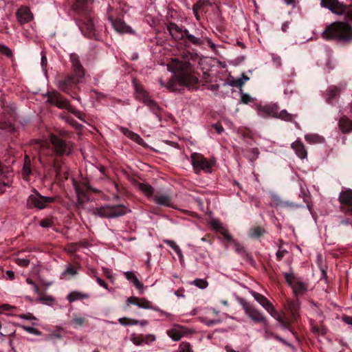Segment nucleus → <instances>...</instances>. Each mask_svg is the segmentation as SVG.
I'll list each match as a JSON object with an SVG mask.
<instances>
[{"label":"nucleus","mask_w":352,"mask_h":352,"mask_svg":"<svg viewBox=\"0 0 352 352\" xmlns=\"http://www.w3.org/2000/svg\"><path fill=\"white\" fill-rule=\"evenodd\" d=\"M322 35L327 40L349 43L352 41V27L346 22H334L325 28Z\"/></svg>","instance_id":"nucleus-1"},{"label":"nucleus","mask_w":352,"mask_h":352,"mask_svg":"<svg viewBox=\"0 0 352 352\" xmlns=\"http://www.w3.org/2000/svg\"><path fill=\"white\" fill-rule=\"evenodd\" d=\"M168 69L173 72H180L177 77L176 81L185 85H193L198 82L197 78L192 72L190 65L188 62H183L175 58L171 65H168Z\"/></svg>","instance_id":"nucleus-2"},{"label":"nucleus","mask_w":352,"mask_h":352,"mask_svg":"<svg viewBox=\"0 0 352 352\" xmlns=\"http://www.w3.org/2000/svg\"><path fill=\"white\" fill-rule=\"evenodd\" d=\"M88 211L98 217L116 218L126 214L128 210L123 205H105L99 208H89Z\"/></svg>","instance_id":"nucleus-3"},{"label":"nucleus","mask_w":352,"mask_h":352,"mask_svg":"<svg viewBox=\"0 0 352 352\" xmlns=\"http://www.w3.org/2000/svg\"><path fill=\"white\" fill-rule=\"evenodd\" d=\"M50 142L54 152L57 156L70 155L73 151L74 144L67 142L56 135H50Z\"/></svg>","instance_id":"nucleus-4"},{"label":"nucleus","mask_w":352,"mask_h":352,"mask_svg":"<svg viewBox=\"0 0 352 352\" xmlns=\"http://www.w3.org/2000/svg\"><path fill=\"white\" fill-rule=\"evenodd\" d=\"M192 166L196 174H199L201 170H204L207 173L212 172V168L214 164V162L208 160L201 154L194 153L190 156Z\"/></svg>","instance_id":"nucleus-5"},{"label":"nucleus","mask_w":352,"mask_h":352,"mask_svg":"<svg viewBox=\"0 0 352 352\" xmlns=\"http://www.w3.org/2000/svg\"><path fill=\"white\" fill-rule=\"evenodd\" d=\"M284 276L296 296L302 295L307 291V284L295 276L293 273H285Z\"/></svg>","instance_id":"nucleus-6"},{"label":"nucleus","mask_w":352,"mask_h":352,"mask_svg":"<svg viewBox=\"0 0 352 352\" xmlns=\"http://www.w3.org/2000/svg\"><path fill=\"white\" fill-rule=\"evenodd\" d=\"M185 38L192 44L200 46L204 43H207L212 50H217V45L208 37L204 36L201 33L196 32L195 35L191 34L186 30Z\"/></svg>","instance_id":"nucleus-7"},{"label":"nucleus","mask_w":352,"mask_h":352,"mask_svg":"<svg viewBox=\"0 0 352 352\" xmlns=\"http://www.w3.org/2000/svg\"><path fill=\"white\" fill-rule=\"evenodd\" d=\"M54 201V197H44L38 193L32 195L28 199V205L31 207H35L38 209H43L47 204L52 203Z\"/></svg>","instance_id":"nucleus-8"},{"label":"nucleus","mask_w":352,"mask_h":352,"mask_svg":"<svg viewBox=\"0 0 352 352\" xmlns=\"http://www.w3.org/2000/svg\"><path fill=\"white\" fill-rule=\"evenodd\" d=\"M47 102L54 104L60 109H66L68 111L72 107L69 101L57 91L48 92Z\"/></svg>","instance_id":"nucleus-9"},{"label":"nucleus","mask_w":352,"mask_h":352,"mask_svg":"<svg viewBox=\"0 0 352 352\" xmlns=\"http://www.w3.org/2000/svg\"><path fill=\"white\" fill-rule=\"evenodd\" d=\"M320 4L337 15L344 14L346 12V6L338 0H321Z\"/></svg>","instance_id":"nucleus-10"},{"label":"nucleus","mask_w":352,"mask_h":352,"mask_svg":"<svg viewBox=\"0 0 352 352\" xmlns=\"http://www.w3.org/2000/svg\"><path fill=\"white\" fill-rule=\"evenodd\" d=\"M244 309L245 314L252 320L257 322H262L265 328L268 326V322L265 317L262 314V313L259 310L251 306H245L244 307Z\"/></svg>","instance_id":"nucleus-11"},{"label":"nucleus","mask_w":352,"mask_h":352,"mask_svg":"<svg viewBox=\"0 0 352 352\" xmlns=\"http://www.w3.org/2000/svg\"><path fill=\"white\" fill-rule=\"evenodd\" d=\"M82 81V78L78 76H68L65 78L59 80L58 82V87L67 93L68 90L72 87L73 85L80 83Z\"/></svg>","instance_id":"nucleus-12"},{"label":"nucleus","mask_w":352,"mask_h":352,"mask_svg":"<svg viewBox=\"0 0 352 352\" xmlns=\"http://www.w3.org/2000/svg\"><path fill=\"white\" fill-rule=\"evenodd\" d=\"M269 314L278 322L283 329H289L290 321L283 312H278L274 307Z\"/></svg>","instance_id":"nucleus-13"},{"label":"nucleus","mask_w":352,"mask_h":352,"mask_svg":"<svg viewBox=\"0 0 352 352\" xmlns=\"http://www.w3.org/2000/svg\"><path fill=\"white\" fill-rule=\"evenodd\" d=\"M135 90L137 93V97L141 100L144 103H145L147 106H148L152 109L155 110L157 109V105L155 101H153L149 96L147 95L146 91L142 89L141 87L136 86Z\"/></svg>","instance_id":"nucleus-14"},{"label":"nucleus","mask_w":352,"mask_h":352,"mask_svg":"<svg viewBox=\"0 0 352 352\" xmlns=\"http://www.w3.org/2000/svg\"><path fill=\"white\" fill-rule=\"evenodd\" d=\"M338 199L340 204L346 206L347 210L352 213V190L341 192Z\"/></svg>","instance_id":"nucleus-15"},{"label":"nucleus","mask_w":352,"mask_h":352,"mask_svg":"<svg viewBox=\"0 0 352 352\" xmlns=\"http://www.w3.org/2000/svg\"><path fill=\"white\" fill-rule=\"evenodd\" d=\"M167 29L170 35L176 40H182L185 38L186 30H182L176 23H170L167 25Z\"/></svg>","instance_id":"nucleus-16"},{"label":"nucleus","mask_w":352,"mask_h":352,"mask_svg":"<svg viewBox=\"0 0 352 352\" xmlns=\"http://www.w3.org/2000/svg\"><path fill=\"white\" fill-rule=\"evenodd\" d=\"M73 185L77 195L76 206L78 208H82L83 204L89 200V197L78 186L77 182L74 179H73Z\"/></svg>","instance_id":"nucleus-17"},{"label":"nucleus","mask_w":352,"mask_h":352,"mask_svg":"<svg viewBox=\"0 0 352 352\" xmlns=\"http://www.w3.org/2000/svg\"><path fill=\"white\" fill-rule=\"evenodd\" d=\"M186 333V329L182 326H175L167 331V334L174 341L179 340Z\"/></svg>","instance_id":"nucleus-18"},{"label":"nucleus","mask_w":352,"mask_h":352,"mask_svg":"<svg viewBox=\"0 0 352 352\" xmlns=\"http://www.w3.org/2000/svg\"><path fill=\"white\" fill-rule=\"evenodd\" d=\"M70 60L72 63V67L74 69V75L82 78L84 77V69L82 65L80 63L78 55L75 54H72L70 55Z\"/></svg>","instance_id":"nucleus-19"},{"label":"nucleus","mask_w":352,"mask_h":352,"mask_svg":"<svg viewBox=\"0 0 352 352\" xmlns=\"http://www.w3.org/2000/svg\"><path fill=\"white\" fill-rule=\"evenodd\" d=\"M16 14L19 21L21 23H28L33 19V14L28 7H22L19 8Z\"/></svg>","instance_id":"nucleus-20"},{"label":"nucleus","mask_w":352,"mask_h":352,"mask_svg":"<svg viewBox=\"0 0 352 352\" xmlns=\"http://www.w3.org/2000/svg\"><path fill=\"white\" fill-rule=\"evenodd\" d=\"M278 109L275 105H265L258 109V113L262 117L270 116L276 118Z\"/></svg>","instance_id":"nucleus-21"},{"label":"nucleus","mask_w":352,"mask_h":352,"mask_svg":"<svg viewBox=\"0 0 352 352\" xmlns=\"http://www.w3.org/2000/svg\"><path fill=\"white\" fill-rule=\"evenodd\" d=\"M111 24L114 30L120 33H131L132 30L129 26H128L124 21L120 19L113 20L111 19Z\"/></svg>","instance_id":"nucleus-22"},{"label":"nucleus","mask_w":352,"mask_h":352,"mask_svg":"<svg viewBox=\"0 0 352 352\" xmlns=\"http://www.w3.org/2000/svg\"><path fill=\"white\" fill-rule=\"evenodd\" d=\"M254 299L263 307L268 313L274 308L272 304L262 294L255 292H251Z\"/></svg>","instance_id":"nucleus-23"},{"label":"nucleus","mask_w":352,"mask_h":352,"mask_svg":"<svg viewBox=\"0 0 352 352\" xmlns=\"http://www.w3.org/2000/svg\"><path fill=\"white\" fill-rule=\"evenodd\" d=\"M292 148L294 150L296 154L300 159H305L307 156V151L304 144L299 140H296L291 145Z\"/></svg>","instance_id":"nucleus-24"},{"label":"nucleus","mask_w":352,"mask_h":352,"mask_svg":"<svg viewBox=\"0 0 352 352\" xmlns=\"http://www.w3.org/2000/svg\"><path fill=\"white\" fill-rule=\"evenodd\" d=\"M125 277L127 280L131 281L133 285L140 292V293L144 292V285L139 280L135 274L132 271H127L124 273Z\"/></svg>","instance_id":"nucleus-25"},{"label":"nucleus","mask_w":352,"mask_h":352,"mask_svg":"<svg viewBox=\"0 0 352 352\" xmlns=\"http://www.w3.org/2000/svg\"><path fill=\"white\" fill-rule=\"evenodd\" d=\"M153 200L158 205L171 206V197L167 194H156L153 196Z\"/></svg>","instance_id":"nucleus-26"},{"label":"nucleus","mask_w":352,"mask_h":352,"mask_svg":"<svg viewBox=\"0 0 352 352\" xmlns=\"http://www.w3.org/2000/svg\"><path fill=\"white\" fill-rule=\"evenodd\" d=\"M339 126L343 133H349L352 131V121L346 116H343L339 121Z\"/></svg>","instance_id":"nucleus-27"},{"label":"nucleus","mask_w":352,"mask_h":352,"mask_svg":"<svg viewBox=\"0 0 352 352\" xmlns=\"http://www.w3.org/2000/svg\"><path fill=\"white\" fill-rule=\"evenodd\" d=\"M88 297L89 295L87 294L78 291H74L67 295V299L69 300V302H73L78 300L87 299L88 298Z\"/></svg>","instance_id":"nucleus-28"},{"label":"nucleus","mask_w":352,"mask_h":352,"mask_svg":"<svg viewBox=\"0 0 352 352\" xmlns=\"http://www.w3.org/2000/svg\"><path fill=\"white\" fill-rule=\"evenodd\" d=\"M249 79H250V78L247 75H245V74H243L241 75V78L233 80L231 82L230 85L233 87H236L239 88L240 90V92H242V87H243V85L247 81H248Z\"/></svg>","instance_id":"nucleus-29"},{"label":"nucleus","mask_w":352,"mask_h":352,"mask_svg":"<svg viewBox=\"0 0 352 352\" xmlns=\"http://www.w3.org/2000/svg\"><path fill=\"white\" fill-rule=\"evenodd\" d=\"M296 117V114L289 113L287 110H282L277 111V116L276 118H279L286 122H292Z\"/></svg>","instance_id":"nucleus-30"},{"label":"nucleus","mask_w":352,"mask_h":352,"mask_svg":"<svg viewBox=\"0 0 352 352\" xmlns=\"http://www.w3.org/2000/svg\"><path fill=\"white\" fill-rule=\"evenodd\" d=\"M138 188L147 197H151L153 194V188L145 183H138Z\"/></svg>","instance_id":"nucleus-31"},{"label":"nucleus","mask_w":352,"mask_h":352,"mask_svg":"<svg viewBox=\"0 0 352 352\" xmlns=\"http://www.w3.org/2000/svg\"><path fill=\"white\" fill-rule=\"evenodd\" d=\"M208 5L207 2L198 1L193 6V12L197 20H199V12H202L204 10V7Z\"/></svg>","instance_id":"nucleus-32"},{"label":"nucleus","mask_w":352,"mask_h":352,"mask_svg":"<svg viewBox=\"0 0 352 352\" xmlns=\"http://www.w3.org/2000/svg\"><path fill=\"white\" fill-rule=\"evenodd\" d=\"M82 28L87 31L88 34H92L95 30V26L93 19H87L82 23Z\"/></svg>","instance_id":"nucleus-33"},{"label":"nucleus","mask_w":352,"mask_h":352,"mask_svg":"<svg viewBox=\"0 0 352 352\" xmlns=\"http://www.w3.org/2000/svg\"><path fill=\"white\" fill-rule=\"evenodd\" d=\"M163 241L168 245H169L177 253L180 260L183 259V254L182 250L174 241L164 239Z\"/></svg>","instance_id":"nucleus-34"},{"label":"nucleus","mask_w":352,"mask_h":352,"mask_svg":"<svg viewBox=\"0 0 352 352\" xmlns=\"http://www.w3.org/2000/svg\"><path fill=\"white\" fill-rule=\"evenodd\" d=\"M86 322V319L81 316H75L70 321V324L74 328H78L82 327Z\"/></svg>","instance_id":"nucleus-35"},{"label":"nucleus","mask_w":352,"mask_h":352,"mask_svg":"<svg viewBox=\"0 0 352 352\" xmlns=\"http://www.w3.org/2000/svg\"><path fill=\"white\" fill-rule=\"evenodd\" d=\"M286 309L294 316H295L296 314H297L298 310L299 309L298 302L296 301H287Z\"/></svg>","instance_id":"nucleus-36"},{"label":"nucleus","mask_w":352,"mask_h":352,"mask_svg":"<svg viewBox=\"0 0 352 352\" xmlns=\"http://www.w3.org/2000/svg\"><path fill=\"white\" fill-rule=\"evenodd\" d=\"M340 92V90L338 87H330L329 89V91H328V96H327V101L329 102H331V101L335 98L336 97H337L339 94Z\"/></svg>","instance_id":"nucleus-37"},{"label":"nucleus","mask_w":352,"mask_h":352,"mask_svg":"<svg viewBox=\"0 0 352 352\" xmlns=\"http://www.w3.org/2000/svg\"><path fill=\"white\" fill-rule=\"evenodd\" d=\"M305 139L309 143H320L322 142L324 139L318 135H306Z\"/></svg>","instance_id":"nucleus-38"},{"label":"nucleus","mask_w":352,"mask_h":352,"mask_svg":"<svg viewBox=\"0 0 352 352\" xmlns=\"http://www.w3.org/2000/svg\"><path fill=\"white\" fill-rule=\"evenodd\" d=\"M265 230L264 228L259 227V226L254 227L251 229L250 236H251V237H253V238H258V237L261 236L262 235H263L265 234Z\"/></svg>","instance_id":"nucleus-39"},{"label":"nucleus","mask_w":352,"mask_h":352,"mask_svg":"<svg viewBox=\"0 0 352 352\" xmlns=\"http://www.w3.org/2000/svg\"><path fill=\"white\" fill-rule=\"evenodd\" d=\"M139 307L144 309H155L152 303L144 298H140Z\"/></svg>","instance_id":"nucleus-40"},{"label":"nucleus","mask_w":352,"mask_h":352,"mask_svg":"<svg viewBox=\"0 0 352 352\" xmlns=\"http://www.w3.org/2000/svg\"><path fill=\"white\" fill-rule=\"evenodd\" d=\"M118 322L120 324L124 326L128 325H136L139 324V321L135 319H129L127 318H122L118 320Z\"/></svg>","instance_id":"nucleus-41"},{"label":"nucleus","mask_w":352,"mask_h":352,"mask_svg":"<svg viewBox=\"0 0 352 352\" xmlns=\"http://www.w3.org/2000/svg\"><path fill=\"white\" fill-rule=\"evenodd\" d=\"M124 134L127 137L131 138L132 140L136 142L137 143H138L140 144H142V142H143V140L140 137L139 135H138L132 131H127L126 132L124 133Z\"/></svg>","instance_id":"nucleus-42"},{"label":"nucleus","mask_w":352,"mask_h":352,"mask_svg":"<svg viewBox=\"0 0 352 352\" xmlns=\"http://www.w3.org/2000/svg\"><path fill=\"white\" fill-rule=\"evenodd\" d=\"M176 82V79L174 76H172L171 78L168 80V82L166 84L162 79L160 80V83L162 87H165L170 90L173 89V87L175 83Z\"/></svg>","instance_id":"nucleus-43"},{"label":"nucleus","mask_w":352,"mask_h":352,"mask_svg":"<svg viewBox=\"0 0 352 352\" xmlns=\"http://www.w3.org/2000/svg\"><path fill=\"white\" fill-rule=\"evenodd\" d=\"M23 170V173L26 176L31 174L30 160L28 156H25V162H24Z\"/></svg>","instance_id":"nucleus-44"},{"label":"nucleus","mask_w":352,"mask_h":352,"mask_svg":"<svg viewBox=\"0 0 352 352\" xmlns=\"http://www.w3.org/2000/svg\"><path fill=\"white\" fill-rule=\"evenodd\" d=\"M131 340L135 345H140L144 342V338L142 336L131 335Z\"/></svg>","instance_id":"nucleus-45"},{"label":"nucleus","mask_w":352,"mask_h":352,"mask_svg":"<svg viewBox=\"0 0 352 352\" xmlns=\"http://www.w3.org/2000/svg\"><path fill=\"white\" fill-rule=\"evenodd\" d=\"M249 154L248 155L250 160L254 161L257 159L259 155V151L257 148H252L248 151Z\"/></svg>","instance_id":"nucleus-46"},{"label":"nucleus","mask_w":352,"mask_h":352,"mask_svg":"<svg viewBox=\"0 0 352 352\" xmlns=\"http://www.w3.org/2000/svg\"><path fill=\"white\" fill-rule=\"evenodd\" d=\"M193 283L200 289H205L208 287V282L204 279L197 278L193 280Z\"/></svg>","instance_id":"nucleus-47"},{"label":"nucleus","mask_w":352,"mask_h":352,"mask_svg":"<svg viewBox=\"0 0 352 352\" xmlns=\"http://www.w3.org/2000/svg\"><path fill=\"white\" fill-rule=\"evenodd\" d=\"M0 53L6 55L9 58L12 56V52L11 50L5 45H0Z\"/></svg>","instance_id":"nucleus-48"},{"label":"nucleus","mask_w":352,"mask_h":352,"mask_svg":"<svg viewBox=\"0 0 352 352\" xmlns=\"http://www.w3.org/2000/svg\"><path fill=\"white\" fill-rule=\"evenodd\" d=\"M210 225L212 227L218 230L219 232L225 228L222 226L221 223L217 219H212L210 221Z\"/></svg>","instance_id":"nucleus-49"},{"label":"nucleus","mask_w":352,"mask_h":352,"mask_svg":"<svg viewBox=\"0 0 352 352\" xmlns=\"http://www.w3.org/2000/svg\"><path fill=\"white\" fill-rule=\"evenodd\" d=\"M140 299V298L136 296H131L126 299V304L134 305L139 307Z\"/></svg>","instance_id":"nucleus-50"},{"label":"nucleus","mask_w":352,"mask_h":352,"mask_svg":"<svg viewBox=\"0 0 352 352\" xmlns=\"http://www.w3.org/2000/svg\"><path fill=\"white\" fill-rule=\"evenodd\" d=\"M16 263L21 267H27L30 264V260L24 258H16Z\"/></svg>","instance_id":"nucleus-51"},{"label":"nucleus","mask_w":352,"mask_h":352,"mask_svg":"<svg viewBox=\"0 0 352 352\" xmlns=\"http://www.w3.org/2000/svg\"><path fill=\"white\" fill-rule=\"evenodd\" d=\"M182 352H192L191 346L188 342H182L179 346Z\"/></svg>","instance_id":"nucleus-52"},{"label":"nucleus","mask_w":352,"mask_h":352,"mask_svg":"<svg viewBox=\"0 0 352 352\" xmlns=\"http://www.w3.org/2000/svg\"><path fill=\"white\" fill-rule=\"evenodd\" d=\"M312 331L317 334L324 335L326 333V329L323 326L313 327Z\"/></svg>","instance_id":"nucleus-53"},{"label":"nucleus","mask_w":352,"mask_h":352,"mask_svg":"<svg viewBox=\"0 0 352 352\" xmlns=\"http://www.w3.org/2000/svg\"><path fill=\"white\" fill-rule=\"evenodd\" d=\"M232 243L234 245V250L237 253L240 254H243L245 253L244 248L242 245L235 241Z\"/></svg>","instance_id":"nucleus-54"},{"label":"nucleus","mask_w":352,"mask_h":352,"mask_svg":"<svg viewBox=\"0 0 352 352\" xmlns=\"http://www.w3.org/2000/svg\"><path fill=\"white\" fill-rule=\"evenodd\" d=\"M220 233L223 236L226 240L231 242L234 241L232 239V236L229 234L228 230L226 228L224 229H222Z\"/></svg>","instance_id":"nucleus-55"},{"label":"nucleus","mask_w":352,"mask_h":352,"mask_svg":"<svg viewBox=\"0 0 352 352\" xmlns=\"http://www.w3.org/2000/svg\"><path fill=\"white\" fill-rule=\"evenodd\" d=\"M26 282L28 284L32 285V287H33V289L36 294H37L38 295L40 294V289H39L38 287L32 279L27 278Z\"/></svg>","instance_id":"nucleus-56"},{"label":"nucleus","mask_w":352,"mask_h":352,"mask_svg":"<svg viewBox=\"0 0 352 352\" xmlns=\"http://www.w3.org/2000/svg\"><path fill=\"white\" fill-rule=\"evenodd\" d=\"M16 309V307L14 306L10 305L8 304H4L0 306V314L3 313L5 311H11Z\"/></svg>","instance_id":"nucleus-57"},{"label":"nucleus","mask_w":352,"mask_h":352,"mask_svg":"<svg viewBox=\"0 0 352 352\" xmlns=\"http://www.w3.org/2000/svg\"><path fill=\"white\" fill-rule=\"evenodd\" d=\"M69 111L72 112L73 114H74L80 120H83V119H82L83 113L77 111L74 107H72V108H70Z\"/></svg>","instance_id":"nucleus-58"},{"label":"nucleus","mask_w":352,"mask_h":352,"mask_svg":"<svg viewBox=\"0 0 352 352\" xmlns=\"http://www.w3.org/2000/svg\"><path fill=\"white\" fill-rule=\"evenodd\" d=\"M21 327L24 329L25 331L30 333H34V334H36L38 331L34 328V327H26V326H21Z\"/></svg>","instance_id":"nucleus-59"},{"label":"nucleus","mask_w":352,"mask_h":352,"mask_svg":"<svg viewBox=\"0 0 352 352\" xmlns=\"http://www.w3.org/2000/svg\"><path fill=\"white\" fill-rule=\"evenodd\" d=\"M76 273H77V272H76V270L74 268L72 267L71 266H68L66 268V270H65V271L64 272L63 274H70L72 276H74V275L76 274Z\"/></svg>","instance_id":"nucleus-60"},{"label":"nucleus","mask_w":352,"mask_h":352,"mask_svg":"<svg viewBox=\"0 0 352 352\" xmlns=\"http://www.w3.org/2000/svg\"><path fill=\"white\" fill-rule=\"evenodd\" d=\"M19 318L25 320H34L35 317L32 314H21L19 316Z\"/></svg>","instance_id":"nucleus-61"},{"label":"nucleus","mask_w":352,"mask_h":352,"mask_svg":"<svg viewBox=\"0 0 352 352\" xmlns=\"http://www.w3.org/2000/svg\"><path fill=\"white\" fill-rule=\"evenodd\" d=\"M212 126L217 131V133L221 134L223 131V128L221 124L217 123L212 125Z\"/></svg>","instance_id":"nucleus-62"},{"label":"nucleus","mask_w":352,"mask_h":352,"mask_svg":"<svg viewBox=\"0 0 352 352\" xmlns=\"http://www.w3.org/2000/svg\"><path fill=\"white\" fill-rule=\"evenodd\" d=\"M40 225L41 226H42L43 228H49L52 225V222L50 220H47V219H45V220H42L41 222H40Z\"/></svg>","instance_id":"nucleus-63"},{"label":"nucleus","mask_w":352,"mask_h":352,"mask_svg":"<svg viewBox=\"0 0 352 352\" xmlns=\"http://www.w3.org/2000/svg\"><path fill=\"white\" fill-rule=\"evenodd\" d=\"M155 340V336L154 335L148 334L144 338V342L148 344L150 342Z\"/></svg>","instance_id":"nucleus-64"}]
</instances>
